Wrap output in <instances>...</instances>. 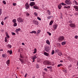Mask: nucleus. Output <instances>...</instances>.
<instances>
[{
  "instance_id": "43",
  "label": "nucleus",
  "mask_w": 78,
  "mask_h": 78,
  "mask_svg": "<svg viewBox=\"0 0 78 78\" xmlns=\"http://www.w3.org/2000/svg\"><path fill=\"white\" fill-rule=\"evenodd\" d=\"M51 17V16H48V17H47L48 19V20L50 19Z\"/></svg>"
},
{
  "instance_id": "14",
  "label": "nucleus",
  "mask_w": 78,
  "mask_h": 78,
  "mask_svg": "<svg viewBox=\"0 0 78 78\" xmlns=\"http://www.w3.org/2000/svg\"><path fill=\"white\" fill-rule=\"evenodd\" d=\"M30 33H31L32 34H33V33H34V34H36V31L33 30L31 32H30Z\"/></svg>"
},
{
  "instance_id": "45",
  "label": "nucleus",
  "mask_w": 78,
  "mask_h": 78,
  "mask_svg": "<svg viewBox=\"0 0 78 78\" xmlns=\"http://www.w3.org/2000/svg\"><path fill=\"white\" fill-rule=\"evenodd\" d=\"M34 15L36 16H37V13L35 12L34 13Z\"/></svg>"
},
{
  "instance_id": "44",
  "label": "nucleus",
  "mask_w": 78,
  "mask_h": 78,
  "mask_svg": "<svg viewBox=\"0 0 78 78\" xmlns=\"http://www.w3.org/2000/svg\"><path fill=\"white\" fill-rule=\"evenodd\" d=\"M37 19H38V20H41V19L40 18V17H37Z\"/></svg>"
},
{
  "instance_id": "64",
  "label": "nucleus",
  "mask_w": 78,
  "mask_h": 78,
  "mask_svg": "<svg viewBox=\"0 0 78 78\" xmlns=\"http://www.w3.org/2000/svg\"><path fill=\"white\" fill-rule=\"evenodd\" d=\"M20 49H19L18 51V52H20Z\"/></svg>"
},
{
  "instance_id": "4",
  "label": "nucleus",
  "mask_w": 78,
  "mask_h": 78,
  "mask_svg": "<svg viewBox=\"0 0 78 78\" xmlns=\"http://www.w3.org/2000/svg\"><path fill=\"white\" fill-rule=\"evenodd\" d=\"M44 49L47 52H48V51H49V50H50L49 47H48V46H45L44 48Z\"/></svg>"
},
{
  "instance_id": "36",
  "label": "nucleus",
  "mask_w": 78,
  "mask_h": 78,
  "mask_svg": "<svg viewBox=\"0 0 78 78\" xmlns=\"http://www.w3.org/2000/svg\"><path fill=\"white\" fill-rule=\"evenodd\" d=\"M75 16H78V12H76L74 13Z\"/></svg>"
},
{
  "instance_id": "19",
  "label": "nucleus",
  "mask_w": 78,
  "mask_h": 78,
  "mask_svg": "<svg viewBox=\"0 0 78 78\" xmlns=\"http://www.w3.org/2000/svg\"><path fill=\"white\" fill-rule=\"evenodd\" d=\"M46 42L47 44L48 45H50V41H49L48 40H47L46 41Z\"/></svg>"
},
{
  "instance_id": "34",
  "label": "nucleus",
  "mask_w": 78,
  "mask_h": 78,
  "mask_svg": "<svg viewBox=\"0 0 78 78\" xmlns=\"http://www.w3.org/2000/svg\"><path fill=\"white\" fill-rule=\"evenodd\" d=\"M54 53H55V51L54 50H53L51 52V54L52 55H54Z\"/></svg>"
},
{
  "instance_id": "5",
  "label": "nucleus",
  "mask_w": 78,
  "mask_h": 78,
  "mask_svg": "<svg viewBox=\"0 0 78 78\" xmlns=\"http://www.w3.org/2000/svg\"><path fill=\"white\" fill-rule=\"evenodd\" d=\"M64 39V37L63 36L59 37L58 38V41H63Z\"/></svg>"
},
{
  "instance_id": "28",
  "label": "nucleus",
  "mask_w": 78,
  "mask_h": 78,
  "mask_svg": "<svg viewBox=\"0 0 78 78\" xmlns=\"http://www.w3.org/2000/svg\"><path fill=\"white\" fill-rule=\"evenodd\" d=\"M61 5H62L63 6H66V4H65L63 2H62L61 3Z\"/></svg>"
},
{
  "instance_id": "3",
  "label": "nucleus",
  "mask_w": 78,
  "mask_h": 78,
  "mask_svg": "<svg viewBox=\"0 0 78 78\" xmlns=\"http://www.w3.org/2000/svg\"><path fill=\"white\" fill-rule=\"evenodd\" d=\"M69 26L70 27H71V28H74V27H76V25L75 23H71L69 24Z\"/></svg>"
},
{
  "instance_id": "18",
  "label": "nucleus",
  "mask_w": 78,
  "mask_h": 78,
  "mask_svg": "<svg viewBox=\"0 0 78 78\" xmlns=\"http://www.w3.org/2000/svg\"><path fill=\"white\" fill-rule=\"evenodd\" d=\"M53 21L51 20L49 23V25H51L53 24Z\"/></svg>"
},
{
  "instance_id": "23",
  "label": "nucleus",
  "mask_w": 78,
  "mask_h": 78,
  "mask_svg": "<svg viewBox=\"0 0 78 78\" xmlns=\"http://www.w3.org/2000/svg\"><path fill=\"white\" fill-rule=\"evenodd\" d=\"M8 52H9L10 55H11V54L12 53V50H11L10 51H8Z\"/></svg>"
},
{
  "instance_id": "20",
  "label": "nucleus",
  "mask_w": 78,
  "mask_h": 78,
  "mask_svg": "<svg viewBox=\"0 0 78 78\" xmlns=\"http://www.w3.org/2000/svg\"><path fill=\"white\" fill-rule=\"evenodd\" d=\"M20 61H21V62H22V63H23V62H24V61H23V59H22L21 58H20Z\"/></svg>"
},
{
  "instance_id": "41",
  "label": "nucleus",
  "mask_w": 78,
  "mask_h": 78,
  "mask_svg": "<svg viewBox=\"0 0 78 78\" xmlns=\"http://www.w3.org/2000/svg\"><path fill=\"white\" fill-rule=\"evenodd\" d=\"M13 6H16L17 4L16 3H13L12 4Z\"/></svg>"
},
{
  "instance_id": "17",
  "label": "nucleus",
  "mask_w": 78,
  "mask_h": 78,
  "mask_svg": "<svg viewBox=\"0 0 78 78\" xmlns=\"http://www.w3.org/2000/svg\"><path fill=\"white\" fill-rule=\"evenodd\" d=\"M37 52V49L36 48H34V52H33L34 54H35Z\"/></svg>"
},
{
  "instance_id": "24",
  "label": "nucleus",
  "mask_w": 78,
  "mask_h": 78,
  "mask_svg": "<svg viewBox=\"0 0 78 78\" xmlns=\"http://www.w3.org/2000/svg\"><path fill=\"white\" fill-rule=\"evenodd\" d=\"M66 44V41H64L62 43V45H65Z\"/></svg>"
},
{
  "instance_id": "2",
  "label": "nucleus",
  "mask_w": 78,
  "mask_h": 78,
  "mask_svg": "<svg viewBox=\"0 0 78 78\" xmlns=\"http://www.w3.org/2000/svg\"><path fill=\"white\" fill-rule=\"evenodd\" d=\"M17 20L19 23L23 22V20L21 18H18L17 19Z\"/></svg>"
},
{
  "instance_id": "13",
  "label": "nucleus",
  "mask_w": 78,
  "mask_h": 78,
  "mask_svg": "<svg viewBox=\"0 0 78 78\" xmlns=\"http://www.w3.org/2000/svg\"><path fill=\"white\" fill-rule=\"evenodd\" d=\"M58 9H61V8H62V5H61V4H60L59 5H58Z\"/></svg>"
},
{
  "instance_id": "30",
  "label": "nucleus",
  "mask_w": 78,
  "mask_h": 78,
  "mask_svg": "<svg viewBox=\"0 0 78 78\" xmlns=\"http://www.w3.org/2000/svg\"><path fill=\"white\" fill-rule=\"evenodd\" d=\"M17 23H14V24L13 25V26L14 27H16L17 26Z\"/></svg>"
},
{
  "instance_id": "21",
  "label": "nucleus",
  "mask_w": 78,
  "mask_h": 78,
  "mask_svg": "<svg viewBox=\"0 0 78 78\" xmlns=\"http://www.w3.org/2000/svg\"><path fill=\"white\" fill-rule=\"evenodd\" d=\"M20 28H19L18 29H16V31L18 32L19 31H20Z\"/></svg>"
},
{
  "instance_id": "53",
  "label": "nucleus",
  "mask_w": 78,
  "mask_h": 78,
  "mask_svg": "<svg viewBox=\"0 0 78 78\" xmlns=\"http://www.w3.org/2000/svg\"><path fill=\"white\" fill-rule=\"evenodd\" d=\"M2 57H3L4 58H5V54H2Z\"/></svg>"
},
{
  "instance_id": "54",
  "label": "nucleus",
  "mask_w": 78,
  "mask_h": 78,
  "mask_svg": "<svg viewBox=\"0 0 78 78\" xmlns=\"http://www.w3.org/2000/svg\"><path fill=\"white\" fill-rule=\"evenodd\" d=\"M75 39H77L78 38V36H75Z\"/></svg>"
},
{
  "instance_id": "10",
  "label": "nucleus",
  "mask_w": 78,
  "mask_h": 78,
  "mask_svg": "<svg viewBox=\"0 0 78 78\" xmlns=\"http://www.w3.org/2000/svg\"><path fill=\"white\" fill-rule=\"evenodd\" d=\"M53 27L54 30H56V29H57V27H58V25H54Z\"/></svg>"
},
{
  "instance_id": "9",
  "label": "nucleus",
  "mask_w": 78,
  "mask_h": 78,
  "mask_svg": "<svg viewBox=\"0 0 78 78\" xmlns=\"http://www.w3.org/2000/svg\"><path fill=\"white\" fill-rule=\"evenodd\" d=\"M74 8H75V10L76 11L78 12V6H74Z\"/></svg>"
},
{
  "instance_id": "47",
  "label": "nucleus",
  "mask_w": 78,
  "mask_h": 78,
  "mask_svg": "<svg viewBox=\"0 0 78 78\" xmlns=\"http://www.w3.org/2000/svg\"><path fill=\"white\" fill-rule=\"evenodd\" d=\"M8 47H9L10 48H11L12 46H11V45H10V44H8Z\"/></svg>"
},
{
  "instance_id": "60",
  "label": "nucleus",
  "mask_w": 78,
  "mask_h": 78,
  "mask_svg": "<svg viewBox=\"0 0 78 78\" xmlns=\"http://www.w3.org/2000/svg\"><path fill=\"white\" fill-rule=\"evenodd\" d=\"M27 76V74H26V75H25V77H26Z\"/></svg>"
},
{
  "instance_id": "35",
  "label": "nucleus",
  "mask_w": 78,
  "mask_h": 78,
  "mask_svg": "<svg viewBox=\"0 0 78 78\" xmlns=\"http://www.w3.org/2000/svg\"><path fill=\"white\" fill-rule=\"evenodd\" d=\"M2 9H0V14H2Z\"/></svg>"
},
{
  "instance_id": "27",
  "label": "nucleus",
  "mask_w": 78,
  "mask_h": 78,
  "mask_svg": "<svg viewBox=\"0 0 78 78\" xmlns=\"http://www.w3.org/2000/svg\"><path fill=\"white\" fill-rule=\"evenodd\" d=\"M70 0H66L65 2V3L67 4V3L69 2H70Z\"/></svg>"
},
{
  "instance_id": "25",
  "label": "nucleus",
  "mask_w": 78,
  "mask_h": 78,
  "mask_svg": "<svg viewBox=\"0 0 78 78\" xmlns=\"http://www.w3.org/2000/svg\"><path fill=\"white\" fill-rule=\"evenodd\" d=\"M6 64L7 65H9V60H8L7 61Z\"/></svg>"
},
{
  "instance_id": "16",
  "label": "nucleus",
  "mask_w": 78,
  "mask_h": 78,
  "mask_svg": "<svg viewBox=\"0 0 78 78\" xmlns=\"http://www.w3.org/2000/svg\"><path fill=\"white\" fill-rule=\"evenodd\" d=\"M33 8L34 9H39V8L36 6H34Z\"/></svg>"
},
{
  "instance_id": "22",
  "label": "nucleus",
  "mask_w": 78,
  "mask_h": 78,
  "mask_svg": "<svg viewBox=\"0 0 78 78\" xmlns=\"http://www.w3.org/2000/svg\"><path fill=\"white\" fill-rule=\"evenodd\" d=\"M71 4H72V2H71V1H70L68 2V3H67V4L66 5H71Z\"/></svg>"
},
{
  "instance_id": "56",
  "label": "nucleus",
  "mask_w": 78,
  "mask_h": 78,
  "mask_svg": "<svg viewBox=\"0 0 78 78\" xmlns=\"http://www.w3.org/2000/svg\"><path fill=\"white\" fill-rule=\"evenodd\" d=\"M7 41V39H6V37H5V42H6Z\"/></svg>"
},
{
  "instance_id": "63",
  "label": "nucleus",
  "mask_w": 78,
  "mask_h": 78,
  "mask_svg": "<svg viewBox=\"0 0 78 78\" xmlns=\"http://www.w3.org/2000/svg\"><path fill=\"white\" fill-rule=\"evenodd\" d=\"M63 61L62 60H61L60 61V62H63Z\"/></svg>"
},
{
  "instance_id": "38",
  "label": "nucleus",
  "mask_w": 78,
  "mask_h": 78,
  "mask_svg": "<svg viewBox=\"0 0 78 78\" xmlns=\"http://www.w3.org/2000/svg\"><path fill=\"white\" fill-rule=\"evenodd\" d=\"M36 67L37 68V69H39V65L37 64Z\"/></svg>"
},
{
  "instance_id": "6",
  "label": "nucleus",
  "mask_w": 78,
  "mask_h": 78,
  "mask_svg": "<svg viewBox=\"0 0 78 78\" xmlns=\"http://www.w3.org/2000/svg\"><path fill=\"white\" fill-rule=\"evenodd\" d=\"M25 6H26V9H28L29 8H30V5H28V3H27L25 5Z\"/></svg>"
},
{
  "instance_id": "33",
  "label": "nucleus",
  "mask_w": 78,
  "mask_h": 78,
  "mask_svg": "<svg viewBox=\"0 0 78 78\" xmlns=\"http://www.w3.org/2000/svg\"><path fill=\"white\" fill-rule=\"evenodd\" d=\"M47 33L48 34H49V36H51V33H50L49 32H47Z\"/></svg>"
},
{
  "instance_id": "12",
  "label": "nucleus",
  "mask_w": 78,
  "mask_h": 78,
  "mask_svg": "<svg viewBox=\"0 0 78 78\" xmlns=\"http://www.w3.org/2000/svg\"><path fill=\"white\" fill-rule=\"evenodd\" d=\"M58 54L59 56H61L62 55V52H59V50L58 52Z\"/></svg>"
},
{
  "instance_id": "61",
  "label": "nucleus",
  "mask_w": 78,
  "mask_h": 78,
  "mask_svg": "<svg viewBox=\"0 0 78 78\" xmlns=\"http://www.w3.org/2000/svg\"><path fill=\"white\" fill-rule=\"evenodd\" d=\"M33 62H34V61H35V60L34 59H33Z\"/></svg>"
},
{
  "instance_id": "37",
  "label": "nucleus",
  "mask_w": 78,
  "mask_h": 78,
  "mask_svg": "<svg viewBox=\"0 0 78 78\" xmlns=\"http://www.w3.org/2000/svg\"><path fill=\"white\" fill-rule=\"evenodd\" d=\"M20 57L21 58H23V56H22V55H21V53H20Z\"/></svg>"
},
{
  "instance_id": "26",
  "label": "nucleus",
  "mask_w": 78,
  "mask_h": 78,
  "mask_svg": "<svg viewBox=\"0 0 78 78\" xmlns=\"http://www.w3.org/2000/svg\"><path fill=\"white\" fill-rule=\"evenodd\" d=\"M6 36L8 38H9V35H8V33H6Z\"/></svg>"
},
{
  "instance_id": "40",
  "label": "nucleus",
  "mask_w": 78,
  "mask_h": 78,
  "mask_svg": "<svg viewBox=\"0 0 78 78\" xmlns=\"http://www.w3.org/2000/svg\"><path fill=\"white\" fill-rule=\"evenodd\" d=\"M61 66H62V64H59L58 65V67H61Z\"/></svg>"
},
{
  "instance_id": "48",
  "label": "nucleus",
  "mask_w": 78,
  "mask_h": 78,
  "mask_svg": "<svg viewBox=\"0 0 78 78\" xmlns=\"http://www.w3.org/2000/svg\"><path fill=\"white\" fill-rule=\"evenodd\" d=\"M1 24L2 25H4V22H3V21H2L1 22Z\"/></svg>"
},
{
  "instance_id": "31",
  "label": "nucleus",
  "mask_w": 78,
  "mask_h": 78,
  "mask_svg": "<svg viewBox=\"0 0 78 78\" xmlns=\"http://www.w3.org/2000/svg\"><path fill=\"white\" fill-rule=\"evenodd\" d=\"M41 32V30H38L37 31V34H39V33Z\"/></svg>"
},
{
  "instance_id": "57",
  "label": "nucleus",
  "mask_w": 78,
  "mask_h": 78,
  "mask_svg": "<svg viewBox=\"0 0 78 78\" xmlns=\"http://www.w3.org/2000/svg\"><path fill=\"white\" fill-rule=\"evenodd\" d=\"M44 70L45 71H47V68L44 69Z\"/></svg>"
},
{
  "instance_id": "52",
  "label": "nucleus",
  "mask_w": 78,
  "mask_h": 78,
  "mask_svg": "<svg viewBox=\"0 0 78 78\" xmlns=\"http://www.w3.org/2000/svg\"><path fill=\"white\" fill-rule=\"evenodd\" d=\"M12 35H16V33L14 32H12Z\"/></svg>"
},
{
  "instance_id": "7",
  "label": "nucleus",
  "mask_w": 78,
  "mask_h": 78,
  "mask_svg": "<svg viewBox=\"0 0 78 78\" xmlns=\"http://www.w3.org/2000/svg\"><path fill=\"white\" fill-rule=\"evenodd\" d=\"M33 22L34 23V24H35V25H38L39 23H38V22L37 21V20H33Z\"/></svg>"
},
{
  "instance_id": "62",
  "label": "nucleus",
  "mask_w": 78,
  "mask_h": 78,
  "mask_svg": "<svg viewBox=\"0 0 78 78\" xmlns=\"http://www.w3.org/2000/svg\"><path fill=\"white\" fill-rule=\"evenodd\" d=\"M16 32L17 33V34H19V32H17V31H16Z\"/></svg>"
},
{
  "instance_id": "32",
  "label": "nucleus",
  "mask_w": 78,
  "mask_h": 78,
  "mask_svg": "<svg viewBox=\"0 0 78 78\" xmlns=\"http://www.w3.org/2000/svg\"><path fill=\"white\" fill-rule=\"evenodd\" d=\"M2 2L4 5H6V1H5V0H3Z\"/></svg>"
},
{
  "instance_id": "11",
  "label": "nucleus",
  "mask_w": 78,
  "mask_h": 78,
  "mask_svg": "<svg viewBox=\"0 0 78 78\" xmlns=\"http://www.w3.org/2000/svg\"><path fill=\"white\" fill-rule=\"evenodd\" d=\"M44 55L46 56H48L49 55V54L46 52H44Z\"/></svg>"
},
{
  "instance_id": "59",
  "label": "nucleus",
  "mask_w": 78,
  "mask_h": 78,
  "mask_svg": "<svg viewBox=\"0 0 78 78\" xmlns=\"http://www.w3.org/2000/svg\"><path fill=\"white\" fill-rule=\"evenodd\" d=\"M22 45H24L25 44L24 43H22Z\"/></svg>"
},
{
  "instance_id": "15",
  "label": "nucleus",
  "mask_w": 78,
  "mask_h": 78,
  "mask_svg": "<svg viewBox=\"0 0 78 78\" xmlns=\"http://www.w3.org/2000/svg\"><path fill=\"white\" fill-rule=\"evenodd\" d=\"M57 47H58L60 48L61 46V44H60V43H57Z\"/></svg>"
},
{
  "instance_id": "55",
  "label": "nucleus",
  "mask_w": 78,
  "mask_h": 78,
  "mask_svg": "<svg viewBox=\"0 0 78 78\" xmlns=\"http://www.w3.org/2000/svg\"><path fill=\"white\" fill-rule=\"evenodd\" d=\"M50 69V70L51 72H52V70H52V67H51V68H49Z\"/></svg>"
},
{
  "instance_id": "46",
  "label": "nucleus",
  "mask_w": 78,
  "mask_h": 78,
  "mask_svg": "<svg viewBox=\"0 0 78 78\" xmlns=\"http://www.w3.org/2000/svg\"><path fill=\"white\" fill-rule=\"evenodd\" d=\"M59 50H58H58H55V53H57H57L58 52V51H59Z\"/></svg>"
},
{
  "instance_id": "8",
  "label": "nucleus",
  "mask_w": 78,
  "mask_h": 78,
  "mask_svg": "<svg viewBox=\"0 0 78 78\" xmlns=\"http://www.w3.org/2000/svg\"><path fill=\"white\" fill-rule=\"evenodd\" d=\"M35 5V3L34 2H32L30 3V5L31 6H34V5Z\"/></svg>"
},
{
  "instance_id": "39",
  "label": "nucleus",
  "mask_w": 78,
  "mask_h": 78,
  "mask_svg": "<svg viewBox=\"0 0 78 78\" xmlns=\"http://www.w3.org/2000/svg\"><path fill=\"white\" fill-rule=\"evenodd\" d=\"M26 15L27 16H30V14H29L28 12H27L26 13Z\"/></svg>"
},
{
  "instance_id": "51",
  "label": "nucleus",
  "mask_w": 78,
  "mask_h": 78,
  "mask_svg": "<svg viewBox=\"0 0 78 78\" xmlns=\"http://www.w3.org/2000/svg\"><path fill=\"white\" fill-rule=\"evenodd\" d=\"M74 3L76 4V5H78V3L76 1H74Z\"/></svg>"
},
{
  "instance_id": "29",
  "label": "nucleus",
  "mask_w": 78,
  "mask_h": 78,
  "mask_svg": "<svg viewBox=\"0 0 78 78\" xmlns=\"http://www.w3.org/2000/svg\"><path fill=\"white\" fill-rule=\"evenodd\" d=\"M12 22H13V23H16V19H13L12 21Z\"/></svg>"
},
{
  "instance_id": "1",
  "label": "nucleus",
  "mask_w": 78,
  "mask_h": 78,
  "mask_svg": "<svg viewBox=\"0 0 78 78\" xmlns=\"http://www.w3.org/2000/svg\"><path fill=\"white\" fill-rule=\"evenodd\" d=\"M43 64H44V65H48V64H51V62L48 61L46 60L44 61Z\"/></svg>"
},
{
  "instance_id": "49",
  "label": "nucleus",
  "mask_w": 78,
  "mask_h": 78,
  "mask_svg": "<svg viewBox=\"0 0 78 78\" xmlns=\"http://www.w3.org/2000/svg\"><path fill=\"white\" fill-rule=\"evenodd\" d=\"M8 16H6L5 17V18H4V20H6V19H8Z\"/></svg>"
},
{
  "instance_id": "58",
  "label": "nucleus",
  "mask_w": 78,
  "mask_h": 78,
  "mask_svg": "<svg viewBox=\"0 0 78 78\" xmlns=\"http://www.w3.org/2000/svg\"><path fill=\"white\" fill-rule=\"evenodd\" d=\"M69 23H72V21H69Z\"/></svg>"
},
{
  "instance_id": "50",
  "label": "nucleus",
  "mask_w": 78,
  "mask_h": 78,
  "mask_svg": "<svg viewBox=\"0 0 78 78\" xmlns=\"http://www.w3.org/2000/svg\"><path fill=\"white\" fill-rule=\"evenodd\" d=\"M47 68L48 69H51V66H48Z\"/></svg>"
},
{
  "instance_id": "42",
  "label": "nucleus",
  "mask_w": 78,
  "mask_h": 78,
  "mask_svg": "<svg viewBox=\"0 0 78 78\" xmlns=\"http://www.w3.org/2000/svg\"><path fill=\"white\" fill-rule=\"evenodd\" d=\"M37 58V57L35 56L34 57H33V59H34L35 60V59H36Z\"/></svg>"
}]
</instances>
